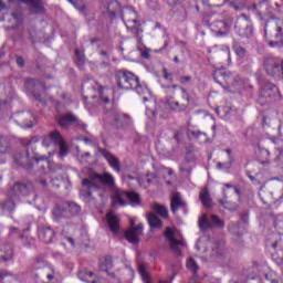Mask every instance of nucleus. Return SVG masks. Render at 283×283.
Here are the masks:
<instances>
[{"mask_svg":"<svg viewBox=\"0 0 283 283\" xmlns=\"http://www.w3.org/2000/svg\"><path fill=\"white\" fill-rule=\"evenodd\" d=\"M185 81H191V77H184Z\"/></svg>","mask_w":283,"mask_h":283,"instance_id":"55","label":"nucleus"},{"mask_svg":"<svg viewBox=\"0 0 283 283\" xmlns=\"http://www.w3.org/2000/svg\"><path fill=\"white\" fill-rule=\"evenodd\" d=\"M174 279H171L170 281H165V280H160L159 283H172Z\"/></svg>","mask_w":283,"mask_h":283,"instance_id":"44","label":"nucleus"},{"mask_svg":"<svg viewBox=\"0 0 283 283\" xmlns=\"http://www.w3.org/2000/svg\"><path fill=\"white\" fill-rule=\"evenodd\" d=\"M276 39H282V27L276 28Z\"/></svg>","mask_w":283,"mask_h":283,"instance_id":"35","label":"nucleus"},{"mask_svg":"<svg viewBox=\"0 0 283 283\" xmlns=\"http://www.w3.org/2000/svg\"><path fill=\"white\" fill-rule=\"evenodd\" d=\"M170 203L172 213H176V211L185 207V200H182V197H180L178 192H172Z\"/></svg>","mask_w":283,"mask_h":283,"instance_id":"15","label":"nucleus"},{"mask_svg":"<svg viewBox=\"0 0 283 283\" xmlns=\"http://www.w3.org/2000/svg\"><path fill=\"white\" fill-rule=\"evenodd\" d=\"M226 151H227V154H228V156L230 158V161H233V157H231V149H227Z\"/></svg>","mask_w":283,"mask_h":283,"instance_id":"43","label":"nucleus"},{"mask_svg":"<svg viewBox=\"0 0 283 283\" xmlns=\"http://www.w3.org/2000/svg\"><path fill=\"white\" fill-rule=\"evenodd\" d=\"M117 85L119 90H134L138 87V76L132 72H120L117 74Z\"/></svg>","mask_w":283,"mask_h":283,"instance_id":"5","label":"nucleus"},{"mask_svg":"<svg viewBox=\"0 0 283 283\" xmlns=\"http://www.w3.org/2000/svg\"><path fill=\"white\" fill-rule=\"evenodd\" d=\"M123 118H125V116H124V115H117L116 120H122Z\"/></svg>","mask_w":283,"mask_h":283,"instance_id":"48","label":"nucleus"},{"mask_svg":"<svg viewBox=\"0 0 283 283\" xmlns=\"http://www.w3.org/2000/svg\"><path fill=\"white\" fill-rule=\"evenodd\" d=\"M80 279L87 283H99L101 276L94 274L91 271L80 273Z\"/></svg>","mask_w":283,"mask_h":283,"instance_id":"19","label":"nucleus"},{"mask_svg":"<svg viewBox=\"0 0 283 283\" xmlns=\"http://www.w3.org/2000/svg\"><path fill=\"white\" fill-rule=\"evenodd\" d=\"M268 135L269 138L273 140V143H277V140H283V123L279 126V129L270 128Z\"/></svg>","mask_w":283,"mask_h":283,"instance_id":"17","label":"nucleus"},{"mask_svg":"<svg viewBox=\"0 0 283 283\" xmlns=\"http://www.w3.org/2000/svg\"><path fill=\"white\" fill-rule=\"evenodd\" d=\"M70 211L73 213V216H76V213L81 212V206H78L76 203H71Z\"/></svg>","mask_w":283,"mask_h":283,"instance_id":"30","label":"nucleus"},{"mask_svg":"<svg viewBox=\"0 0 283 283\" xmlns=\"http://www.w3.org/2000/svg\"><path fill=\"white\" fill-rule=\"evenodd\" d=\"M111 12V14H114V11H109Z\"/></svg>","mask_w":283,"mask_h":283,"instance_id":"62","label":"nucleus"},{"mask_svg":"<svg viewBox=\"0 0 283 283\" xmlns=\"http://www.w3.org/2000/svg\"><path fill=\"white\" fill-rule=\"evenodd\" d=\"M81 195L84 196V198H90V196H92L91 192H83V190L81 191Z\"/></svg>","mask_w":283,"mask_h":283,"instance_id":"42","label":"nucleus"},{"mask_svg":"<svg viewBox=\"0 0 283 283\" xmlns=\"http://www.w3.org/2000/svg\"><path fill=\"white\" fill-rule=\"evenodd\" d=\"M199 227L200 229H211V227H217L219 229H222L224 227V221H222L218 216L212 214L211 216V223L207 221V216H202L199 219Z\"/></svg>","mask_w":283,"mask_h":283,"instance_id":"11","label":"nucleus"},{"mask_svg":"<svg viewBox=\"0 0 283 283\" xmlns=\"http://www.w3.org/2000/svg\"><path fill=\"white\" fill-rule=\"evenodd\" d=\"M234 52H235L237 56H239V59H243V56L247 55V50H244V48H242V46L234 48Z\"/></svg>","mask_w":283,"mask_h":283,"instance_id":"29","label":"nucleus"},{"mask_svg":"<svg viewBox=\"0 0 283 283\" xmlns=\"http://www.w3.org/2000/svg\"><path fill=\"white\" fill-rule=\"evenodd\" d=\"M75 55L77 56L78 61H81V62L85 61V53L80 52L78 50H76Z\"/></svg>","mask_w":283,"mask_h":283,"instance_id":"33","label":"nucleus"},{"mask_svg":"<svg viewBox=\"0 0 283 283\" xmlns=\"http://www.w3.org/2000/svg\"><path fill=\"white\" fill-rule=\"evenodd\" d=\"M268 96H271V93H268Z\"/></svg>","mask_w":283,"mask_h":283,"instance_id":"63","label":"nucleus"},{"mask_svg":"<svg viewBox=\"0 0 283 283\" xmlns=\"http://www.w3.org/2000/svg\"><path fill=\"white\" fill-rule=\"evenodd\" d=\"M146 115L150 118H154V111L147 108Z\"/></svg>","mask_w":283,"mask_h":283,"instance_id":"40","label":"nucleus"},{"mask_svg":"<svg viewBox=\"0 0 283 283\" xmlns=\"http://www.w3.org/2000/svg\"><path fill=\"white\" fill-rule=\"evenodd\" d=\"M138 272L142 276V280L144 281V283H150L149 282V274H147V270H146L145 265H143V264L139 265L138 266Z\"/></svg>","mask_w":283,"mask_h":283,"instance_id":"27","label":"nucleus"},{"mask_svg":"<svg viewBox=\"0 0 283 283\" xmlns=\"http://www.w3.org/2000/svg\"><path fill=\"white\" fill-rule=\"evenodd\" d=\"M279 160H283V150H280Z\"/></svg>","mask_w":283,"mask_h":283,"instance_id":"47","label":"nucleus"},{"mask_svg":"<svg viewBox=\"0 0 283 283\" xmlns=\"http://www.w3.org/2000/svg\"><path fill=\"white\" fill-rule=\"evenodd\" d=\"M142 56H143V59H149V50H145V51L142 53Z\"/></svg>","mask_w":283,"mask_h":283,"instance_id":"38","label":"nucleus"},{"mask_svg":"<svg viewBox=\"0 0 283 283\" xmlns=\"http://www.w3.org/2000/svg\"><path fill=\"white\" fill-rule=\"evenodd\" d=\"M127 200L133 207L140 205L138 193L117 190L113 197V207H126Z\"/></svg>","mask_w":283,"mask_h":283,"instance_id":"1","label":"nucleus"},{"mask_svg":"<svg viewBox=\"0 0 283 283\" xmlns=\"http://www.w3.org/2000/svg\"><path fill=\"white\" fill-rule=\"evenodd\" d=\"M101 271H107L108 269H112V262L107 263V266L105 268V265H101Z\"/></svg>","mask_w":283,"mask_h":283,"instance_id":"36","label":"nucleus"},{"mask_svg":"<svg viewBox=\"0 0 283 283\" xmlns=\"http://www.w3.org/2000/svg\"><path fill=\"white\" fill-rule=\"evenodd\" d=\"M222 78H224V81L229 82V78H231V77L229 75L223 74Z\"/></svg>","mask_w":283,"mask_h":283,"instance_id":"45","label":"nucleus"},{"mask_svg":"<svg viewBox=\"0 0 283 283\" xmlns=\"http://www.w3.org/2000/svg\"><path fill=\"white\" fill-rule=\"evenodd\" d=\"M265 92H269V87L265 88Z\"/></svg>","mask_w":283,"mask_h":283,"instance_id":"61","label":"nucleus"},{"mask_svg":"<svg viewBox=\"0 0 283 283\" xmlns=\"http://www.w3.org/2000/svg\"><path fill=\"white\" fill-rule=\"evenodd\" d=\"M50 145H59L60 146V157L61 158H64V156H67V147L65 146V143L63 142V137H61V133H59L57 130H54L49 136L44 137L43 146L50 147Z\"/></svg>","mask_w":283,"mask_h":283,"instance_id":"6","label":"nucleus"},{"mask_svg":"<svg viewBox=\"0 0 283 283\" xmlns=\"http://www.w3.org/2000/svg\"><path fill=\"white\" fill-rule=\"evenodd\" d=\"M41 275H46V280L52 282L56 277V271L52 266H45V263L38 261L31 268V277L39 280Z\"/></svg>","mask_w":283,"mask_h":283,"instance_id":"3","label":"nucleus"},{"mask_svg":"<svg viewBox=\"0 0 283 283\" xmlns=\"http://www.w3.org/2000/svg\"><path fill=\"white\" fill-rule=\"evenodd\" d=\"M264 67H265V72L270 76H275V74H277V72H280V63H277L275 60H268L264 63Z\"/></svg>","mask_w":283,"mask_h":283,"instance_id":"16","label":"nucleus"},{"mask_svg":"<svg viewBox=\"0 0 283 283\" xmlns=\"http://www.w3.org/2000/svg\"><path fill=\"white\" fill-rule=\"evenodd\" d=\"M104 102H105V103H109V99L105 98Z\"/></svg>","mask_w":283,"mask_h":283,"instance_id":"56","label":"nucleus"},{"mask_svg":"<svg viewBox=\"0 0 283 283\" xmlns=\"http://www.w3.org/2000/svg\"><path fill=\"white\" fill-rule=\"evenodd\" d=\"M6 10V3H3V0H0V11Z\"/></svg>","mask_w":283,"mask_h":283,"instance_id":"41","label":"nucleus"},{"mask_svg":"<svg viewBox=\"0 0 283 283\" xmlns=\"http://www.w3.org/2000/svg\"><path fill=\"white\" fill-rule=\"evenodd\" d=\"M38 235L42 242L50 244L52 240H54V230L51 228H40L38 231Z\"/></svg>","mask_w":283,"mask_h":283,"instance_id":"14","label":"nucleus"},{"mask_svg":"<svg viewBox=\"0 0 283 283\" xmlns=\"http://www.w3.org/2000/svg\"><path fill=\"white\" fill-rule=\"evenodd\" d=\"M270 45L273 48V43H270Z\"/></svg>","mask_w":283,"mask_h":283,"instance_id":"64","label":"nucleus"},{"mask_svg":"<svg viewBox=\"0 0 283 283\" xmlns=\"http://www.w3.org/2000/svg\"><path fill=\"white\" fill-rule=\"evenodd\" d=\"M17 64L19 65V67H23V65H24L23 57H18Z\"/></svg>","mask_w":283,"mask_h":283,"instance_id":"37","label":"nucleus"},{"mask_svg":"<svg viewBox=\"0 0 283 283\" xmlns=\"http://www.w3.org/2000/svg\"><path fill=\"white\" fill-rule=\"evenodd\" d=\"M134 90H136L137 94H139V96H143V101L144 103H147V101H149V98H151V92H149V88H147V86H142L139 83L136 87H134Z\"/></svg>","mask_w":283,"mask_h":283,"instance_id":"21","label":"nucleus"},{"mask_svg":"<svg viewBox=\"0 0 283 283\" xmlns=\"http://www.w3.org/2000/svg\"><path fill=\"white\" fill-rule=\"evenodd\" d=\"M164 78H169V74L167 72H165Z\"/></svg>","mask_w":283,"mask_h":283,"instance_id":"52","label":"nucleus"},{"mask_svg":"<svg viewBox=\"0 0 283 283\" xmlns=\"http://www.w3.org/2000/svg\"><path fill=\"white\" fill-rule=\"evenodd\" d=\"M143 223H138L136 228H129L125 232V238L130 244H138L140 242V235H143Z\"/></svg>","mask_w":283,"mask_h":283,"instance_id":"9","label":"nucleus"},{"mask_svg":"<svg viewBox=\"0 0 283 283\" xmlns=\"http://www.w3.org/2000/svg\"><path fill=\"white\" fill-rule=\"evenodd\" d=\"M186 266L188 271H191L192 273L198 272V263H196V260H193V258L188 259Z\"/></svg>","mask_w":283,"mask_h":283,"instance_id":"26","label":"nucleus"},{"mask_svg":"<svg viewBox=\"0 0 283 283\" xmlns=\"http://www.w3.org/2000/svg\"><path fill=\"white\" fill-rule=\"evenodd\" d=\"M167 103L170 109H172L174 112H182V109H185V106H181L180 103L176 101L169 99Z\"/></svg>","mask_w":283,"mask_h":283,"instance_id":"28","label":"nucleus"},{"mask_svg":"<svg viewBox=\"0 0 283 283\" xmlns=\"http://www.w3.org/2000/svg\"><path fill=\"white\" fill-rule=\"evenodd\" d=\"M35 160L39 163V160H45V157L36 158Z\"/></svg>","mask_w":283,"mask_h":283,"instance_id":"50","label":"nucleus"},{"mask_svg":"<svg viewBox=\"0 0 283 283\" xmlns=\"http://www.w3.org/2000/svg\"><path fill=\"white\" fill-rule=\"evenodd\" d=\"M13 255L12 249L10 247H4L0 249V262H8Z\"/></svg>","mask_w":283,"mask_h":283,"instance_id":"23","label":"nucleus"},{"mask_svg":"<svg viewBox=\"0 0 283 283\" xmlns=\"http://www.w3.org/2000/svg\"><path fill=\"white\" fill-rule=\"evenodd\" d=\"M78 10H83V4L81 7H78Z\"/></svg>","mask_w":283,"mask_h":283,"instance_id":"58","label":"nucleus"},{"mask_svg":"<svg viewBox=\"0 0 283 283\" xmlns=\"http://www.w3.org/2000/svg\"><path fill=\"white\" fill-rule=\"evenodd\" d=\"M130 229H136V219H130L129 220Z\"/></svg>","mask_w":283,"mask_h":283,"instance_id":"39","label":"nucleus"},{"mask_svg":"<svg viewBox=\"0 0 283 283\" xmlns=\"http://www.w3.org/2000/svg\"><path fill=\"white\" fill-rule=\"evenodd\" d=\"M106 222L112 233H118L120 229V217L116 216L114 212H108L106 214Z\"/></svg>","mask_w":283,"mask_h":283,"instance_id":"13","label":"nucleus"},{"mask_svg":"<svg viewBox=\"0 0 283 283\" xmlns=\"http://www.w3.org/2000/svg\"><path fill=\"white\" fill-rule=\"evenodd\" d=\"M190 283H200V282L198 280H196V279H191Z\"/></svg>","mask_w":283,"mask_h":283,"instance_id":"49","label":"nucleus"},{"mask_svg":"<svg viewBox=\"0 0 283 283\" xmlns=\"http://www.w3.org/2000/svg\"><path fill=\"white\" fill-rule=\"evenodd\" d=\"M74 120H76L74 115L67 114L65 116L60 117L59 124H60V127L65 128V127H70V125H72V123H74Z\"/></svg>","mask_w":283,"mask_h":283,"instance_id":"24","label":"nucleus"},{"mask_svg":"<svg viewBox=\"0 0 283 283\" xmlns=\"http://www.w3.org/2000/svg\"><path fill=\"white\" fill-rule=\"evenodd\" d=\"M223 206L226 207V209H233L231 206H229V202L223 203Z\"/></svg>","mask_w":283,"mask_h":283,"instance_id":"46","label":"nucleus"},{"mask_svg":"<svg viewBox=\"0 0 283 283\" xmlns=\"http://www.w3.org/2000/svg\"><path fill=\"white\" fill-rule=\"evenodd\" d=\"M270 90H272L273 92H277V87L272 86Z\"/></svg>","mask_w":283,"mask_h":283,"instance_id":"51","label":"nucleus"},{"mask_svg":"<svg viewBox=\"0 0 283 283\" xmlns=\"http://www.w3.org/2000/svg\"><path fill=\"white\" fill-rule=\"evenodd\" d=\"M153 210L155 212L148 213V223L151 227V229H159V227H163V221L158 218H167L169 216V211H167V208L165 206H160L158 203L153 205Z\"/></svg>","mask_w":283,"mask_h":283,"instance_id":"4","label":"nucleus"},{"mask_svg":"<svg viewBox=\"0 0 283 283\" xmlns=\"http://www.w3.org/2000/svg\"><path fill=\"white\" fill-rule=\"evenodd\" d=\"M269 156H271V153H269L268 149L262 148L260 150V158H264L265 159V161H263V163H269Z\"/></svg>","mask_w":283,"mask_h":283,"instance_id":"31","label":"nucleus"},{"mask_svg":"<svg viewBox=\"0 0 283 283\" xmlns=\"http://www.w3.org/2000/svg\"><path fill=\"white\" fill-rule=\"evenodd\" d=\"M43 187H45V181H42Z\"/></svg>","mask_w":283,"mask_h":283,"instance_id":"60","label":"nucleus"},{"mask_svg":"<svg viewBox=\"0 0 283 283\" xmlns=\"http://www.w3.org/2000/svg\"><path fill=\"white\" fill-rule=\"evenodd\" d=\"M167 176H174V170H171V168H161L156 175L148 174L142 177L139 185L147 187L151 185V182H159L160 178H167Z\"/></svg>","mask_w":283,"mask_h":283,"instance_id":"7","label":"nucleus"},{"mask_svg":"<svg viewBox=\"0 0 283 283\" xmlns=\"http://www.w3.org/2000/svg\"><path fill=\"white\" fill-rule=\"evenodd\" d=\"M27 6H31L33 12H43V2L41 0H22Z\"/></svg>","mask_w":283,"mask_h":283,"instance_id":"22","label":"nucleus"},{"mask_svg":"<svg viewBox=\"0 0 283 283\" xmlns=\"http://www.w3.org/2000/svg\"><path fill=\"white\" fill-rule=\"evenodd\" d=\"M180 90H181L182 94H185V92H186L185 88H180Z\"/></svg>","mask_w":283,"mask_h":283,"instance_id":"59","label":"nucleus"},{"mask_svg":"<svg viewBox=\"0 0 283 283\" xmlns=\"http://www.w3.org/2000/svg\"><path fill=\"white\" fill-rule=\"evenodd\" d=\"M235 30L239 32L240 36H251L253 34V27L245 18H240L237 21Z\"/></svg>","mask_w":283,"mask_h":283,"instance_id":"10","label":"nucleus"},{"mask_svg":"<svg viewBox=\"0 0 283 283\" xmlns=\"http://www.w3.org/2000/svg\"><path fill=\"white\" fill-rule=\"evenodd\" d=\"M96 182H102L103 185L113 187L114 176L109 175L108 172L103 175L93 172L90 175L88 179H83L82 185L84 189H96Z\"/></svg>","mask_w":283,"mask_h":283,"instance_id":"2","label":"nucleus"},{"mask_svg":"<svg viewBox=\"0 0 283 283\" xmlns=\"http://www.w3.org/2000/svg\"><path fill=\"white\" fill-rule=\"evenodd\" d=\"M224 187H227V189H232L234 193H237V196H240V189L235 188V186L226 184Z\"/></svg>","mask_w":283,"mask_h":283,"instance_id":"34","label":"nucleus"},{"mask_svg":"<svg viewBox=\"0 0 283 283\" xmlns=\"http://www.w3.org/2000/svg\"><path fill=\"white\" fill-rule=\"evenodd\" d=\"M227 52H228V56H229V54H231V51H229V49H227Z\"/></svg>","mask_w":283,"mask_h":283,"instance_id":"57","label":"nucleus"},{"mask_svg":"<svg viewBox=\"0 0 283 283\" xmlns=\"http://www.w3.org/2000/svg\"><path fill=\"white\" fill-rule=\"evenodd\" d=\"M104 158H106L108 165L114 169V171H120V163L118 161V158L111 153H104Z\"/></svg>","mask_w":283,"mask_h":283,"instance_id":"20","label":"nucleus"},{"mask_svg":"<svg viewBox=\"0 0 283 283\" xmlns=\"http://www.w3.org/2000/svg\"><path fill=\"white\" fill-rule=\"evenodd\" d=\"M165 238L168 240L170 249H172V251H178L179 247L185 245V240L182 239V235H180V232L171 228L166 229Z\"/></svg>","mask_w":283,"mask_h":283,"instance_id":"8","label":"nucleus"},{"mask_svg":"<svg viewBox=\"0 0 283 283\" xmlns=\"http://www.w3.org/2000/svg\"><path fill=\"white\" fill-rule=\"evenodd\" d=\"M203 207H211V196L209 195V190L207 189H203L201 192H200V196H199Z\"/></svg>","mask_w":283,"mask_h":283,"instance_id":"25","label":"nucleus"},{"mask_svg":"<svg viewBox=\"0 0 283 283\" xmlns=\"http://www.w3.org/2000/svg\"><path fill=\"white\" fill-rule=\"evenodd\" d=\"M70 244V247H76V243L74 242V240L72 239V237H64V241L63 244Z\"/></svg>","mask_w":283,"mask_h":283,"instance_id":"32","label":"nucleus"},{"mask_svg":"<svg viewBox=\"0 0 283 283\" xmlns=\"http://www.w3.org/2000/svg\"><path fill=\"white\" fill-rule=\"evenodd\" d=\"M11 193L12 196H28V193H30V186L25 184H15Z\"/></svg>","mask_w":283,"mask_h":283,"instance_id":"18","label":"nucleus"},{"mask_svg":"<svg viewBox=\"0 0 283 283\" xmlns=\"http://www.w3.org/2000/svg\"><path fill=\"white\" fill-rule=\"evenodd\" d=\"M123 19L127 28L134 29L138 25V13L134 9L124 10Z\"/></svg>","mask_w":283,"mask_h":283,"instance_id":"12","label":"nucleus"},{"mask_svg":"<svg viewBox=\"0 0 283 283\" xmlns=\"http://www.w3.org/2000/svg\"><path fill=\"white\" fill-rule=\"evenodd\" d=\"M178 86L172 85L171 87H169V90H176Z\"/></svg>","mask_w":283,"mask_h":283,"instance_id":"54","label":"nucleus"},{"mask_svg":"<svg viewBox=\"0 0 283 283\" xmlns=\"http://www.w3.org/2000/svg\"><path fill=\"white\" fill-rule=\"evenodd\" d=\"M174 61L175 63H178L179 62L178 56H175Z\"/></svg>","mask_w":283,"mask_h":283,"instance_id":"53","label":"nucleus"}]
</instances>
